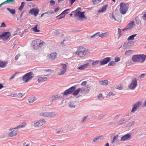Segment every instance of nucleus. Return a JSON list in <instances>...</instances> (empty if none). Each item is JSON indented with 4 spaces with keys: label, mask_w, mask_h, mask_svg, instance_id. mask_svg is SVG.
<instances>
[{
    "label": "nucleus",
    "mask_w": 146,
    "mask_h": 146,
    "mask_svg": "<svg viewBox=\"0 0 146 146\" xmlns=\"http://www.w3.org/2000/svg\"><path fill=\"white\" fill-rule=\"evenodd\" d=\"M146 59V55L139 54L133 55L132 57V60L134 62H143Z\"/></svg>",
    "instance_id": "1"
},
{
    "label": "nucleus",
    "mask_w": 146,
    "mask_h": 146,
    "mask_svg": "<svg viewBox=\"0 0 146 146\" xmlns=\"http://www.w3.org/2000/svg\"><path fill=\"white\" fill-rule=\"evenodd\" d=\"M80 8H78L75 11H72L74 13V17L82 21L84 18L86 19V17L84 15L85 12H81L80 11Z\"/></svg>",
    "instance_id": "2"
},
{
    "label": "nucleus",
    "mask_w": 146,
    "mask_h": 146,
    "mask_svg": "<svg viewBox=\"0 0 146 146\" xmlns=\"http://www.w3.org/2000/svg\"><path fill=\"white\" fill-rule=\"evenodd\" d=\"M119 6L120 13L123 15L125 14L129 8V4L127 3H121Z\"/></svg>",
    "instance_id": "3"
},
{
    "label": "nucleus",
    "mask_w": 146,
    "mask_h": 146,
    "mask_svg": "<svg viewBox=\"0 0 146 146\" xmlns=\"http://www.w3.org/2000/svg\"><path fill=\"white\" fill-rule=\"evenodd\" d=\"M44 43L39 40H35L32 42V44L33 48L36 50L41 47Z\"/></svg>",
    "instance_id": "4"
},
{
    "label": "nucleus",
    "mask_w": 146,
    "mask_h": 146,
    "mask_svg": "<svg viewBox=\"0 0 146 146\" xmlns=\"http://www.w3.org/2000/svg\"><path fill=\"white\" fill-rule=\"evenodd\" d=\"M34 75L32 72H29L25 74L23 76L22 80L25 82H27L33 78Z\"/></svg>",
    "instance_id": "5"
},
{
    "label": "nucleus",
    "mask_w": 146,
    "mask_h": 146,
    "mask_svg": "<svg viewBox=\"0 0 146 146\" xmlns=\"http://www.w3.org/2000/svg\"><path fill=\"white\" fill-rule=\"evenodd\" d=\"M54 112H42L39 113V115L40 116L44 117H53L55 115Z\"/></svg>",
    "instance_id": "6"
},
{
    "label": "nucleus",
    "mask_w": 146,
    "mask_h": 146,
    "mask_svg": "<svg viewBox=\"0 0 146 146\" xmlns=\"http://www.w3.org/2000/svg\"><path fill=\"white\" fill-rule=\"evenodd\" d=\"M137 85V82L136 78H134L132 79L131 82L130 84L128 85V88L132 90H133L135 88Z\"/></svg>",
    "instance_id": "7"
},
{
    "label": "nucleus",
    "mask_w": 146,
    "mask_h": 146,
    "mask_svg": "<svg viewBox=\"0 0 146 146\" xmlns=\"http://www.w3.org/2000/svg\"><path fill=\"white\" fill-rule=\"evenodd\" d=\"M90 86H88L87 87L86 86L85 88L81 90L80 88H78L76 90H75L73 91L72 93V95L73 96H76L78 94L80 91L81 90V92L83 91H87L88 90H89L90 89Z\"/></svg>",
    "instance_id": "8"
},
{
    "label": "nucleus",
    "mask_w": 146,
    "mask_h": 146,
    "mask_svg": "<svg viewBox=\"0 0 146 146\" xmlns=\"http://www.w3.org/2000/svg\"><path fill=\"white\" fill-rule=\"evenodd\" d=\"M11 36V33L9 32H3L0 35V38L2 39L7 40Z\"/></svg>",
    "instance_id": "9"
},
{
    "label": "nucleus",
    "mask_w": 146,
    "mask_h": 146,
    "mask_svg": "<svg viewBox=\"0 0 146 146\" xmlns=\"http://www.w3.org/2000/svg\"><path fill=\"white\" fill-rule=\"evenodd\" d=\"M76 88L75 86H72L69 88L68 89L66 90L63 93V94L64 96H67L68 94H72V92Z\"/></svg>",
    "instance_id": "10"
},
{
    "label": "nucleus",
    "mask_w": 146,
    "mask_h": 146,
    "mask_svg": "<svg viewBox=\"0 0 146 146\" xmlns=\"http://www.w3.org/2000/svg\"><path fill=\"white\" fill-rule=\"evenodd\" d=\"M62 68H60V72L58 73V75H62L64 74L66 71L67 66L65 64H62Z\"/></svg>",
    "instance_id": "11"
},
{
    "label": "nucleus",
    "mask_w": 146,
    "mask_h": 146,
    "mask_svg": "<svg viewBox=\"0 0 146 146\" xmlns=\"http://www.w3.org/2000/svg\"><path fill=\"white\" fill-rule=\"evenodd\" d=\"M141 104V102H138L135 104L132 108V109L131 110L132 112H134L136 111L137 110V108L140 107Z\"/></svg>",
    "instance_id": "12"
},
{
    "label": "nucleus",
    "mask_w": 146,
    "mask_h": 146,
    "mask_svg": "<svg viewBox=\"0 0 146 146\" xmlns=\"http://www.w3.org/2000/svg\"><path fill=\"white\" fill-rule=\"evenodd\" d=\"M111 58L110 57H107L104 58L102 60L100 61V64L101 65H104L107 64L111 60Z\"/></svg>",
    "instance_id": "13"
},
{
    "label": "nucleus",
    "mask_w": 146,
    "mask_h": 146,
    "mask_svg": "<svg viewBox=\"0 0 146 146\" xmlns=\"http://www.w3.org/2000/svg\"><path fill=\"white\" fill-rule=\"evenodd\" d=\"M131 138V135L130 134H127L122 137H121L120 141H122L126 140H129Z\"/></svg>",
    "instance_id": "14"
},
{
    "label": "nucleus",
    "mask_w": 146,
    "mask_h": 146,
    "mask_svg": "<svg viewBox=\"0 0 146 146\" xmlns=\"http://www.w3.org/2000/svg\"><path fill=\"white\" fill-rule=\"evenodd\" d=\"M90 52L87 51V50H86L85 52H82L81 51H79L76 52H75V53L76 54L80 56H84L87 54H88Z\"/></svg>",
    "instance_id": "15"
},
{
    "label": "nucleus",
    "mask_w": 146,
    "mask_h": 146,
    "mask_svg": "<svg viewBox=\"0 0 146 146\" xmlns=\"http://www.w3.org/2000/svg\"><path fill=\"white\" fill-rule=\"evenodd\" d=\"M39 10L38 9L33 8L30 10L29 13L32 15H34L35 16H36L38 14Z\"/></svg>",
    "instance_id": "16"
},
{
    "label": "nucleus",
    "mask_w": 146,
    "mask_h": 146,
    "mask_svg": "<svg viewBox=\"0 0 146 146\" xmlns=\"http://www.w3.org/2000/svg\"><path fill=\"white\" fill-rule=\"evenodd\" d=\"M100 60H93L92 65L94 68H98L101 65L100 64Z\"/></svg>",
    "instance_id": "17"
},
{
    "label": "nucleus",
    "mask_w": 146,
    "mask_h": 146,
    "mask_svg": "<svg viewBox=\"0 0 146 146\" xmlns=\"http://www.w3.org/2000/svg\"><path fill=\"white\" fill-rule=\"evenodd\" d=\"M18 133V130L14 129V130H13V131L9 133L8 134V135L9 136L12 137L16 136L17 135Z\"/></svg>",
    "instance_id": "18"
},
{
    "label": "nucleus",
    "mask_w": 146,
    "mask_h": 146,
    "mask_svg": "<svg viewBox=\"0 0 146 146\" xmlns=\"http://www.w3.org/2000/svg\"><path fill=\"white\" fill-rule=\"evenodd\" d=\"M135 23L134 21H132L129 23L126 26L128 29H131L134 26Z\"/></svg>",
    "instance_id": "19"
},
{
    "label": "nucleus",
    "mask_w": 146,
    "mask_h": 146,
    "mask_svg": "<svg viewBox=\"0 0 146 146\" xmlns=\"http://www.w3.org/2000/svg\"><path fill=\"white\" fill-rule=\"evenodd\" d=\"M7 64L8 62L7 61L5 62L0 60V67L4 68L5 67Z\"/></svg>",
    "instance_id": "20"
},
{
    "label": "nucleus",
    "mask_w": 146,
    "mask_h": 146,
    "mask_svg": "<svg viewBox=\"0 0 146 146\" xmlns=\"http://www.w3.org/2000/svg\"><path fill=\"white\" fill-rule=\"evenodd\" d=\"M108 33L107 32L101 34L99 32V36L102 38L107 37L108 36Z\"/></svg>",
    "instance_id": "21"
},
{
    "label": "nucleus",
    "mask_w": 146,
    "mask_h": 146,
    "mask_svg": "<svg viewBox=\"0 0 146 146\" xmlns=\"http://www.w3.org/2000/svg\"><path fill=\"white\" fill-rule=\"evenodd\" d=\"M107 5H104L98 11V12L99 13H101L105 11L107 9Z\"/></svg>",
    "instance_id": "22"
},
{
    "label": "nucleus",
    "mask_w": 146,
    "mask_h": 146,
    "mask_svg": "<svg viewBox=\"0 0 146 146\" xmlns=\"http://www.w3.org/2000/svg\"><path fill=\"white\" fill-rule=\"evenodd\" d=\"M57 54L56 53H52L50 54L49 57L51 59L54 60L56 58Z\"/></svg>",
    "instance_id": "23"
},
{
    "label": "nucleus",
    "mask_w": 146,
    "mask_h": 146,
    "mask_svg": "<svg viewBox=\"0 0 146 146\" xmlns=\"http://www.w3.org/2000/svg\"><path fill=\"white\" fill-rule=\"evenodd\" d=\"M88 65V64H82L78 67V69L80 70H83L87 68Z\"/></svg>",
    "instance_id": "24"
},
{
    "label": "nucleus",
    "mask_w": 146,
    "mask_h": 146,
    "mask_svg": "<svg viewBox=\"0 0 146 146\" xmlns=\"http://www.w3.org/2000/svg\"><path fill=\"white\" fill-rule=\"evenodd\" d=\"M52 100H58L60 98H62V97L60 95L57 94L53 96L52 97Z\"/></svg>",
    "instance_id": "25"
},
{
    "label": "nucleus",
    "mask_w": 146,
    "mask_h": 146,
    "mask_svg": "<svg viewBox=\"0 0 146 146\" xmlns=\"http://www.w3.org/2000/svg\"><path fill=\"white\" fill-rule=\"evenodd\" d=\"M131 42L130 41L125 42L123 45V46L125 48H127L129 46H131Z\"/></svg>",
    "instance_id": "26"
},
{
    "label": "nucleus",
    "mask_w": 146,
    "mask_h": 146,
    "mask_svg": "<svg viewBox=\"0 0 146 146\" xmlns=\"http://www.w3.org/2000/svg\"><path fill=\"white\" fill-rule=\"evenodd\" d=\"M26 125V123L25 122H23L21 124L17 126L14 128V129L23 128L24 127H25Z\"/></svg>",
    "instance_id": "27"
},
{
    "label": "nucleus",
    "mask_w": 146,
    "mask_h": 146,
    "mask_svg": "<svg viewBox=\"0 0 146 146\" xmlns=\"http://www.w3.org/2000/svg\"><path fill=\"white\" fill-rule=\"evenodd\" d=\"M47 79L46 77H40L38 79V81L39 83L46 81Z\"/></svg>",
    "instance_id": "28"
},
{
    "label": "nucleus",
    "mask_w": 146,
    "mask_h": 146,
    "mask_svg": "<svg viewBox=\"0 0 146 146\" xmlns=\"http://www.w3.org/2000/svg\"><path fill=\"white\" fill-rule=\"evenodd\" d=\"M135 21L136 24L138 25H141V21L140 20L138 17H136L135 18Z\"/></svg>",
    "instance_id": "29"
},
{
    "label": "nucleus",
    "mask_w": 146,
    "mask_h": 146,
    "mask_svg": "<svg viewBox=\"0 0 146 146\" xmlns=\"http://www.w3.org/2000/svg\"><path fill=\"white\" fill-rule=\"evenodd\" d=\"M7 9L12 15L16 13V11L15 9H11L9 8H7Z\"/></svg>",
    "instance_id": "30"
},
{
    "label": "nucleus",
    "mask_w": 146,
    "mask_h": 146,
    "mask_svg": "<svg viewBox=\"0 0 146 146\" xmlns=\"http://www.w3.org/2000/svg\"><path fill=\"white\" fill-rule=\"evenodd\" d=\"M35 100V98L34 96L30 97L29 98V102L30 103L33 102Z\"/></svg>",
    "instance_id": "31"
},
{
    "label": "nucleus",
    "mask_w": 146,
    "mask_h": 146,
    "mask_svg": "<svg viewBox=\"0 0 146 146\" xmlns=\"http://www.w3.org/2000/svg\"><path fill=\"white\" fill-rule=\"evenodd\" d=\"M110 18L111 19H114L115 20L117 21L118 22H120L121 21V19H116V17L114 16V15L113 13H112L111 15V17H110Z\"/></svg>",
    "instance_id": "32"
},
{
    "label": "nucleus",
    "mask_w": 146,
    "mask_h": 146,
    "mask_svg": "<svg viewBox=\"0 0 146 146\" xmlns=\"http://www.w3.org/2000/svg\"><path fill=\"white\" fill-rule=\"evenodd\" d=\"M38 121L39 124V125H40V126L43 125L46 122L45 120L43 119H41L39 120Z\"/></svg>",
    "instance_id": "33"
},
{
    "label": "nucleus",
    "mask_w": 146,
    "mask_h": 146,
    "mask_svg": "<svg viewBox=\"0 0 146 146\" xmlns=\"http://www.w3.org/2000/svg\"><path fill=\"white\" fill-rule=\"evenodd\" d=\"M102 137V135H100L99 136H97V137L94 138L92 141L93 142H96L99 139H100Z\"/></svg>",
    "instance_id": "34"
},
{
    "label": "nucleus",
    "mask_w": 146,
    "mask_h": 146,
    "mask_svg": "<svg viewBox=\"0 0 146 146\" xmlns=\"http://www.w3.org/2000/svg\"><path fill=\"white\" fill-rule=\"evenodd\" d=\"M38 25H36L34 27L32 28L31 30H33L35 32H38L40 31L37 29Z\"/></svg>",
    "instance_id": "35"
},
{
    "label": "nucleus",
    "mask_w": 146,
    "mask_h": 146,
    "mask_svg": "<svg viewBox=\"0 0 146 146\" xmlns=\"http://www.w3.org/2000/svg\"><path fill=\"white\" fill-rule=\"evenodd\" d=\"M127 121H125V120L124 119H121L118 122V125H120L123 124H124Z\"/></svg>",
    "instance_id": "36"
},
{
    "label": "nucleus",
    "mask_w": 146,
    "mask_h": 146,
    "mask_svg": "<svg viewBox=\"0 0 146 146\" xmlns=\"http://www.w3.org/2000/svg\"><path fill=\"white\" fill-rule=\"evenodd\" d=\"M99 83L103 85H107L108 84V81L107 80H105L103 81H100Z\"/></svg>",
    "instance_id": "37"
},
{
    "label": "nucleus",
    "mask_w": 146,
    "mask_h": 146,
    "mask_svg": "<svg viewBox=\"0 0 146 146\" xmlns=\"http://www.w3.org/2000/svg\"><path fill=\"white\" fill-rule=\"evenodd\" d=\"M25 4V3L24 2H21V5L20 7H19V8L18 9V10L19 11H21L22 10L23 8V7L24 6Z\"/></svg>",
    "instance_id": "38"
},
{
    "label": "nucleus",
    "mask_w": 146,
    "mask_h": 146,
    "mask_svg": "<svg viewBox=\"0 0 146 146\" xmlns=\"http://www.w3.org/2000/svg\"><path fill=\"white\" fill-rule=\"evenodd\" d=\"M137 35L136 34H135L131 35L129 36V37L127 39V40H132L134 39V37L136 36V35Z\"/></svg>",
    "instance_id": "39"
},
{
    "label": "nucleus",
    "mask_w": 146,
    "mask_h": 146,
    "mask_svg": "<svg viewBox=\"0 0 146 146\" xmlns=\"http://www.w3.org/2000/svg\"><path fill=\"white\" fill-rule=\"evenodd\" d=\"M68 106L70 108H75V106L73 102H70L69 103Z\"/></svg>",
    "instance_id": "40"
},
{
    "label": "nucleus",
    "mask_w": 146,
    "mask_h": 146,
    "mask_svg": "<svg viewBox=\"0 0 146 146\" xmlns=\"http://www.w3.org/2000/svg\"><path fill=\"white\" fill-rule=\"evenodd\" d=\"M133 50H127L125 53V54L126 55H129L132 53Z\"/></svg>",
    "instance_id": "41"
},
{
    "label": "nucleus",
    "mask_w": 146,
    "mask_h": 146,
    "mask_svg": "<svg viewBox=\"0 0 146 146\" xmlns=\"http://www.w3.org/2000/svg\"><path fill=\"white\" fill-rule=\"evenodd\" d=\"M86 50L85 48L82 46H80L78 49V51H81L82 52H85Z\"/></svg>",
    "instance_id": "42"
},
{
    "label": "nucleus",
    "mask_w": 146,
    "mask_h": 146,
    "mask_svg": "<svg viewBox=\"0 0 146 146\" xmlns=\"http://www.w3.org/2000/svg\"><path fill=\"white\" fill-rule=\"evenodd\" d=\"M53 36H56L59 34V32L58 30H56L53 31L52 33Z\"/></svg>",
    "instance_id": "43"
},
{
    "label": "nucleus",
    "mask_w": 146,
    "mask_h": 146,
    "mask_svg": "<svg viewBox=\"0 0 146 146\" xmlns=\"http://www.w3.org/2000/svg\"><path fill=\"white\" fill-rule=\"evenodd\" d=\"M99 36V32H97L95 34L92 35L90 36V38H93L95 37H97Z\"/></svg>",
    "instance_id": "44"
},
{
    "label": "nucleus",
    "mask_w": 146,
    "mask_h": 146,
    "mask_svg": "<svg viewBox=\"0 0 146 146\" xmlns=\"http://www.w3.org/2000/svg\"><path fill=\"white\" fill-rule=\"evenodd\" d=\"M101 0H92L93 3L94 4H97L100 2Z\"/></svg>",
    "instance_id": "45"
},
{
    "label": "nucleus",
    "mask_w": 146,
    "mask_h": 146,
    "mask_svg": "<svg viewBox=\"0 0 146 146\" xmlns=\"http://www.w3.org/2000/svg\"><path fill=\"white\" fill-rule=\"evenodd\" d=\"M15 0H7L6 1L3 2V4H5L7 3H10L13 2Z\"/></svg>",
    "instance_id": "46"
},
{
    "label": "nucleus",
    "mask_w": 146,
    "mask_h": 146,
    "mask_svg": "<svg viewBox=\"0 0 146 146\" xmlns=\"http://www.w3.org/2000/svg\"><path fill=\"white\" fill-rule=\"evenodd\" d=\"M115 62L113 61H112L110 62L108 64V66H113L115 65Z\"/></svg>",
    "instance_id": "47"
},
{
    "label": "nucleus",
    "mask_w": 146,
    "mask_h": 146,
    "mask_svg": "<svg viewBox=\"0 0 146 146\" xmlns=\"http://www.w3.org/2000/svg\"><path fill=\"white\" fill-rule=\"evenodd\" d=\"M65 15H58L56 17V18H57V17H59L57 19H60L62 18H64L65 17Z\"/></svg>",
    "instance_id": "48"
},
{
    "label": "nucleus",
    "mask_w": 146,
    "mask_h": 146,
    "mask_svg": "<svg viewBox=\"0 0 146 146\" xmlns=\"http://www.w3.org/2000/svg\"><path fill=\"white\" fill-rule=\"evenodd\" d=\"M118 34H119V37H120L122 35V34L121 33V29L119 28L118 29Z\"/></svg>",
    "instance_id": "49"
},
{
    "label": "nucleus",
    "mask_w": 146,
    "mask_h": 146,
    "mask_svg": "<svg viewBox=\"0 0 146 146\" xmlns=\"http://www.w3.org/2000/svg\"><path fill=\"white\" fill-rule=\"evenodd\" d=\"M17 73V72H15L14 74L12 75L11 77L9 78V80H11L14 78L15 77L16 74Z\"/></svg>",
    "instance_id": "50"
},
{
    "label": "nucleus",
    "mask_w": 146,
    "mask_h": 146,
    "mask_svg": "<svg viewBox=\"0 0 146 146\" xmlns=\"http://www.w3.org/2000/svg\"><path fill=\"white\" fill-rule=\"evenodd\" d=\"M34 126L36 127H38L40 126V125H39L38 121L35 123L34 124Z\"/></svg>",
    "instance_id": "51"
},
{
    "label": "nucleus",
    "mask_w": 146,
    "mask_h": 146,
    "mask_svg": "<svg viewBox=\"0 0 146 146\" xmlns=\"http://www.w3.org/2000/svg\"><path fill=\"white\" fill-rule=\"evenodd\" d=\"M54 13V11L52 10H50L49 11H48L47 12H46L45 13H44L46 14H48L49 15L50 14H53Z\"/></svg>",
    "instance_id": "52"
},
{
    "label": "nucleus",
    "mask_w": 146,
    "mask_h": 146,
    "mask_svg": "<svg viewBox=\"0 0 146 146\" xmlns=\"http://www.w3.org/2000/svg\"><path fill=\"white\" fill-rule=\"evenodd\" d=\"M114 94H113V93L112 92H110L108 93V94L107 95L106 97H110L111 96L113 95V96Z\"/></svg>",
    "instance_id": "53"
},
{
    "label": "nucleus",
    "mask_w": 146,
    "mask_h": 146,
    "mask_svg": "<svg viewBox=\"0 0 146 146\" xmlns=\"http://www.w3.org/2000/svg\"><path fill=\"white\" fill-rule=\"evenodd\" d=\"M50 4L51 5H53L55 3V2L53 0H50Z\"/></svg>",
    "instance_id": "54"
},
{
    "label": "nucleus",
    "mask_w": 146,
    "mask_h": 146,
    "mask_svg": "<svg viewBox=\"0 0 146 146\" xmlns=\"http://www.w3.org/2000/svg\"><path fill=\"white\" fill-rule=\"evenodd\" d=\"M103 95L102 94H100L98 96V99H100L101 98H102L103 99H104V97H103Z\"/></svg>",
    "instance_id": "55"
},
{
    "label": "nucleus",
    "mask_w": 146,
    "mask_h": 146,
    "mask_svg": "<svg viewBox=\"0 0 146 146\" xmlns=\"http://www.w3.org/2000/svg\"><path fill=\"white\" fill-rule=\"evenodd\" d=\"M143 20L146 21V13L142 17Z\"/></svg>",
    "instance_id": "56"
},
{
    "label": "nucleus",
    "mask_w": 146,
    "mask_h": 146,
    "mask_svg": "<svg viewBox=\"0 0 146 146\" xmlns=\"http://www.w3.org/2000/svg\"><path fill=\"white\" fill-rule=\"evenodd\" d=\"M118 135H117L115 136H114L113 138V140L115 141L118 138Z\"/></svg>",
    "instance_id": "57"
},
{
    "label": "nucleus",
    "mask_w": 146,
    "mask_h": 146,
    "mask_svg": "<svg viewBox=\"0 0 146 146\" xmlns=\"http://www.w3.org/2000/svg\"><path fill=\"white\" fill-rule=\"evenodd\" d=\"M115 62H118L120 60V58L119 57H116L115 58Z\"/></svg>",
    "instance_id": "58"
},
{
    "label": "nucleus",
    "mask_w": 146,
    "mask_h": 146,
    "mask_svg": "<svg viewBox=\"0 0 146 146\" xmlns=\"http://www.w3.org/2000/svg\"><path fill=\"white\" fill-rule=\"evenodd\" d=\"M6 25L5 24V23L3 22L1 23V27H6Z\"/></svg>",
    "instance_id": "59"
},
{
    "label": "nucleus",
    "mask_w": 146,
    "mask_h": 146,
    "mask_svg": "<svg viewBox=\"0 0 146 146\" xmlns=\"http://www.w3.org/2000/svg\"><path fill=\"white\" fill-rule=\"evenodd\" d=\"M70 4L72 5L75 2L76 0H70Z\"/></svg>",
    "instance_id": "60"
},
{
    "label": "nucleus",
    "mask_w": 146,
    "mask_h": 146,
    "mask_svg": "<svg viewBox=\"0 0 146 146\" xmlns=\"http://www.w3.org/2000/svg\"><path fill=\"white\" fill-rule=\"evenodd\" d=\"M87 116L84 117L82 119V120L81 121V122L82 123L87 118Z\"/></svg>",
    "instance_id": "61"
},
{
    "label": "nucleus",
    "mask_w": 146,
    "mask_h": 146,
    "mask_svg": "<svg viewBox=\"0 0 146 146\" xmlns=\"http://www.w3.org/2000/svg\"><path fill=\"white\" fill-rule=\"evenodd\" d=\"M87 82L86 81L83 82L81 84V85L82 86L86 85Z\"/></svg>",
    "instance_id": "62"
},
{
    "label": "nucleus",
    "mask_w": 146,
    "mask_h": 146,
    "mask_svg": "<svg viewBox=\"0 0 146 146\" xmlns=\"http://www.w3.org/2000/svg\"><path fill=\"white\" fill-rule=\"evenodd\" d=\"M20 55L19 54H17L15 56V60H17L19 57L20 56Z\"/></svg>",
    "instance_id": "63"
},
{
    "label": "nucleus",
    "mask_w": 146,
    "mask_h": 146,
    "mask_svg": "<svg viewBox=\"0 0 146 146\" xmlns=\"http://www.w3.org/2000/svg\"><path fill=\"white\" fill-rule=\"evenodd\" d=\"M60 9V8L59 7H58L57 8L55 9L54 10V12H56L57 11H58V10H59Z\"/></svg>",
    "instance_id": "64"
}]
</instances>
